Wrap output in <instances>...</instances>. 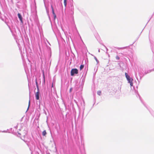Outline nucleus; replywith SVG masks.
<instances>
[{
  "instance_id": "f257e3e1",
  "label": "nucleus",
  "mask_w": 154,
  "mask_h": 154,
  "mask_svg": "<svg viewBox=\"0 0 154 154\" xmlns=\"http://www.w3.org/2000/svg\"><path fill=\"white\" fill-rule=\"evenodd\" d=\"M78 73V70L77 69H72L71 71V75H74L75 74H77Z\"/></svg>"
},
{
  "instance_id": "f03ea898",
  "label": "nucleus",
  "mask_w": 154,
  "mask_h": 154,
  "mask_svg": "<svg viewBox=\"0 0 154 154\" xmlns=\"http://www.w3.org/2000/svg\"><path fill=\"white\" fill-rule=\"evenodd\" d=\"M39 93L38 91H37V92L35 94V96L36 98V99L37 100H38L39 98Z\"/></svg>"
},
{
  "instance_id": "7ed1b4c3",
  "label": "nucleus",
  "mask_w": 154,
  "mask_h": 154,
  "mask_svg": "<svg viewBox=\"0 0 154 154\" xmlns=\"http://www.w3.org/2000/svg\"><path fill=\"white\" fill-rule=\"evenodd\" d=\"M18 17L19 18V19L20 20V21L21 22L23 23V20H22V17L21 15L20 14V13H18Z\"/></svg>"
},
{
  "instance_id": "20e7f679",
  "label": "nucleus",
  "mask_w": 154,
  "mask_h": 154,
  "mask_svg": "<svg viewBox=\"0 0 154 154\" xmlns=\"http://www.w3.org/2000/svg\"><path fill=\"white\" fill-rule=\"evenodd\" d=\"M51 8L52 10V12L53 15L54 16V18L55 19L56 17V15L55 13H54V10L53 8L52 5H51Z\"/></svg>"
},
{
  "instance_id": "39448f33",
  "label": "nucleus",
  "mask_w": 154,
  "mask_h": 154,
  "mask_svg": "<svg viewBox=\"0 0 154 154\" xmlns=\"http://www.w3.org/2000/svg\"><path fill=\"white\" fill-rule=\"evenodd\" d=\"M47 133L45 130H44L42 132V134L43 136L46 137Z\"/></svg>"
},
{
  "instance_id": "423d86ee",
  "label": "nucleus",
  "mask_w": 154,
  "mask_h": 154,
  "mask_svg": "<svg viewBox=\"0 0 154 154\" xmlns=\"http://www.w3.org/2000/svg\"><path fill=\"white\" fill-rule=\"evenodd\" d=\"M129 83L132 82L133 80V79H131L130 77L128 79H127Z\"/></svg>"
},
{
  "instance_id": "0eeeda50",
  "label": "nucleus",
  "mask_w": 154,
  "mask_h": 154,
  "mask_svg": "<svg viewBox=\"0 0 154 154\" xmlns=\"http://www.w3.org/2000/svg\"><path fill=\"white\" fill-rule=\"evenodd\" d=\"M67 0H64V4L65 6L66 7L67 5Z\"/></svg>"
},
{
  "instance_id": "6e6552de",
  "label": "nucleus",
  "mask_w": 154,
  "mask_h": 154,
  "mask_svg": "<svg viewBox=\"0 0 154 154\" xmlns=\"http://www.w3.org/2000/svg\"><path fill=\"white\" fill-rule=\"evenodd\" d=\"M84 67V65H81L80 66V70H81Z\"/></svg>"
},
{
  "instance_id": "1a4fd4ad",
  "label": "nucleus",
  "mask_w": 154,
  "mask_h": 154,
  "mask_svg": "<svg viewBox=\"0 0 154 154\" xmlns=\"http://www.w3.org/2000/svg\"><path fill=\"white\" fill-rule=\"evenodd\" d=\"M125 75L126 77V78L127 79H128L130 77V76L128 75L126 73H125Z\"/></svg>"
},
{
  "instance_id": "9d476101",
  "label": "nucleus",
  "mask_w": 154,
  "mask_h": 154,
  "mask_svg": "<svg viewBox=\"0 0 154 154\" xmlns=\"http://www.w3.org/2000/svg\"><path fill=\"white\" fill-rule=\"evenodd\" d=\"M97 94L99 95H100L101 94V92L100 91H98L97 92Z\"/></svg>"
},
{
  "instance_id": "9b49d317",
  "label": "nucleus",
  "mask_w": 154,
  "mask_h": 154,
  "mask_svg": "<svg viewBox=\"0 0 154 154\" xmlns=\"http://www.w3.org/2000/svg\"><path fill=\"white\" fill-rule=\"evenodd\" d=\"M116 59L117 60H119V59L120 58L118 56H116Z\"/></svg>"
},
{
  "instance_id": "f8f14e48",
  "label": "nucleus",
  "mask_w": 154,
  "mask_h": 154,
  "mask_svg": "<svg viewBox=\"0 0 154 154\" xmlns=\"http://www.w3.org/2000/svg\"><path fill=\"white\" fill-rule=\"evenodd\" d=\"M127 48V47H124L123 48H119V49H125V48Z\"/></svg>"
},
{
  "instance_id": "ddd939ff",
  "label": "nucleus",
  "mask_w": 154,
  "mask_h": 154,
  "mask_svg": "<svg viewBox=\"0 0 154 154\" xmlns=\"http://www.w3.org/2000/svg\"><path fill=\"white\" fill-rule=\"evenodd\" d=\"M130 85H131V86H132V85H133L132 82H130Z\"/></svg>"
},
{
  "instance_id": "4468645a",
  "label": "nucleus",
  "mask_w": 154,
  "mask_h": 154,
  "mask_svg": "<svg viewBox=\"0 0 154 154\" xmlns=\"http://www.w3.org/2000/svg\"><path fill=\"white\" fill-rule=\"evenodd\" d=\"M37 88L38 91H39V88H38V85H37Z\"/></svg>"
},
{
  "instance_id": "2eb2a0df",
  "label": "nucleus",
  "mask_w": 154,
  "mask_h": 154,
  "mask_svg": "<svg viewBox=\"0 0 154 154\" xmlns=\"http://www.w3.org/2000/svg\"><path fill=\"white\" fill-rule=\"evenodd\" d=\"M29 105H30V101H29V105H28V109H29Z\"/></svg>"
},
{
  "instance_id": "dca6fc26",
  "label": "nucleus",
  "mask_w": 154,
  "mask_h": 154,
  "mask_svg": "<svg viewBox=\"0 0 154 154\" xmlns=\"http://www.w3.org/2000/svg\"><path fill=\"white\" fill-rule=\"evenodd\" d=\"M72 90V88H71L70 89V90H69L70 92H71V91Z\"/></svg>"
},
{
  "instance_id": "f3484780",
  "label": "nucleus",
  "mask_w": 154,
  "mask_h": 154,
  "mask_svg": "<svg viewBox=\"0 0 154 154\" xmlns=\"http://www.w3.org/2000/svg\"><path fill=\"white\" fill-rule=\"evenodd\" d=\"M36 82V85H38V84H37V80H36V82Z\"/></svg>"
},
{
  "instance_id": "a211bd4d",
  "label": "nucleus",
  "mask_w": 154,
  "mask_h": 154,
  "mask_svg": "<svg viewBox=\"0 0 154 154\" xmlns=\"http://www.w3.org/2000/svg\"><path fill=\"white\" fill-rule=\"evenodd\" d=\"M53 87V83L52 85V87Z\"/></svg>"
},
{
  "instance_id": "6ab92c4d",
  "label": "nucleus",
  "mask_w": 154,
  "mask_h": 154,
  "mask_svg": "<svg viewBox=\"0 0 154 154\" xmlns=\"http://www.w3.org/2000/svg\"><path fill=\"white\" fill-rule=\"evenodd\" d=\"M43 75L44 78H45V75H44V73H43Z\"/></svg>"
}]
</instances>
